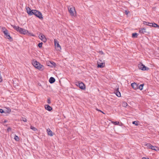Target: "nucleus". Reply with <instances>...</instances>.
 <instances>
[{"mask_svg":"<svg viewBox=\"0 0 159 159\" xmlns=\"http://www.w3.org/2000/svg\"><path fill=\"white\" fill-rule=\"evenodd\" d=\"M11 26L17 31L19 32L20 34H28V35L32 36H34L32 34L29 32L27 30L20 28L19 26H17L14 25H12Z\"/></svg>","mask_w":159,"mask_h":159,"instance_id":"obj_1","label":"nucleus"},{"mask_svg":"<svg viewBox=\"0 0 159 159\" xmlns=\"http://www.w3.org/2000/svg\"><path fill=\"white\" fill-rule=\"evenodd\" d=\"M32 64L36 68L39 70H43L44 69V66L35 60H33Z\"/></svg>","mask_w":159,"mask_h":159,"instance_id":"obj_2","label":"nucleus"},{"mask_svg":"<svg viewBox=\"0 0 159 159\" xmlns=\"http://www.w3.org/2000/svg\"><path fill=\"white\" fill-rule=\"evenodd\" d=\"M67 7L70 15L72 16H75L76 13L75 7L72 6H68Z\"/></svg>","mask_w":159,"mask_h":159,"instance_id":"obj_3","label":"nucleus"},{"mask_svg":"<svg viewBox=\"0 0 159 159\" xmlns=\"http://www.w3.org/2000/svg\"><path fill=\"white\" fill-rule=\"evenodd\" d=\"M34 15L40 19H43L42 13L39 11L35 10Z\"/></svg>","mask_w":159,"mask_h":159,"instance_id":"obj_4","label":"nucleus"},{"mask_svg":"<svg viewBox=\"0 0 159 159\" xmlns=\"http://www.w3.org/2000/svg\"><path fill=\"white\" fill-rule=\"evenodd\" d=\"M3 33L6 36V38L8 39H11L12 40V38L11 37L10 35V34L8 32V31L7 30H4Z\"/></svg>","mask_w":159,"mask_h":159,"instance_id":"obj_5","label":"nucleus"},{"mask_svg":"<svg viewBox=\"0 0 159 159\" xmlns=\"http://www.w3.org/2000/svg\"><path fill=\"white\" fill-rule=\"evenodd\" d=\"M101 61L99 60V61H98L97 62V67L98 68H103L105 66V63L101 62Z\"/></svg>","mask_w":159,"mask_h":159,"instance_id":"obj_6","label":"nucleus"},{"mask_svg":"<svg viewBox=\"0 0 159 159\" xmlns=\"http://www.w3.org/2000/svg\"><path fill=\"white\" fill-rule=\"evenodd\" d=\"M54 42L55 46L58 49L59 48V50L61 49V47L58 41H57L56 39H54Z\"/></svg>","mask_w":159,"mask_h":159,"instance_id":"obj_7","label":"nucleus"},{"mask_svg":"<svg viewBox=\"0 0 159 159\" xmlns=\"http://www.w3.org/2000/svg\"><path fill=\"white\" fill-rule=\"evenodd\" d=\"M39 38L43 42H46L47 41V39L45 38V36L42 34L40 35H39Z\"/></svg>","mask_w":159,"mask_h":159,"instance_id":"obj_8","label":"nucleus"},{"mask_svg":"<svg viewBox=\"0 0 159 159\" xmlns=\"http://www.w3.org/2000/svg\"><path fill=\"white\" fill-rule=\"evenodd\" d=\"M139 32L141 34H143L148 33V32L147 31L146 29L144 28L140 29L139 30Z\"/></svg>","mask_w":159,"mask_h":159,"instance_id":"obj_9","label":"nucleus"},{"mask_svg":"<svg viewBox=\"0 0 159 159\" xmlns=\"http://www.w3.org/2000/svg\"><path fill=\"white\" fill-rule=\"evenodd\" d=\"M79 87L81 89H85V86L84 84L82 82L79 83Z\"/></svg>","mask_w":159,"mask_h":159,"instance_id":"obj_10","label":"nucleus"},{"mask_svg":"<svg viewBox=\"0 0 159 159\" xmlns=\"http://www.w3.org/2000/svg\"><path fill=\"white\" fill-rule=\"evenodd\" d=\"M131 86L133 88L134 90H137L138 89V84L134 82L131 84Z\"/></svg>","mask_w":159,"mask_h":159,"instance_id":"obj_11","label":"nucleus"},{"mask_svg":"<svg viewBox=\"0 0 159 159\" xmlns=\"http://www.w3.org/2000/svg\"><path fill=\"white\" fill-rule=\"evenodd\" d=\"M45 109L49 111H50L52 110V108L48 105H45L44 106Z\"/></svg>","mask_w":159,"mask_h":159,"instance_id":"obj_12","label":"nucleus"},{"mask_svg":"<svg viewBox=\"0 0 159 159\" xmlns=\"http://www.w3.org/2000/svg\"><path fill=\"white\" fill-rule=\"evenodd\" d=\"M119 89L118 88L117 89L115 90L114 91V92L118 97H120L121 96V94L120 92L119 91Z\"/></svg>","mask_w":159,"mask_h":159,"instance_id":"obj_13","label":"nucleus"},{"mask_svg":"<svg viewBox=\"0 0 159 159\" xmlns=\"http://www.w3.org/2000/svg\"><path fill=\"white\" fill-rule=\"evenodd\" d=\"M47 131L48 135H50L51 136H53V133L49 129H48L47 130Z\"/></svg>","mask_w":159,"mask_h":159,"instance_id":"obj_14","label":"nucleus"},{"mask_svg":"<svg viewBox=\"0 0 159 159\" xmlns=\"http://www.w3.org/2000/svg\"><path fill=\"white\" fill-rule=\"evenodd\" d=\"M49 81L50 83L52 84L55 82V79L53 77H51L49 79Z\"/></svg>","mask_w":159,"mask_h":159,"instance_id":"obj_15","label":"nucleus"},{"mask_svg":"<svg viewBox=\"0 0 159 159\" xmlns=\"http://www.w3.org/2000/svg\"><path fill=\"white\" fill-rule=\"evenodd\" d=\"M149 69V68L146 67L145 66V65L143 64V67H142V70H148Z\"/></svg>","mask_w":159,"mask_h":159,"instance_id":"obj_16","label":"nucleus"},{"mask_svg":"<svg viewBox=\"0 0 159 159\" xmlns=\"http://www.w3.org/2000/svg\"><path fill=\"white\" fill-rule=\"evenodd\" d=\"M145 146L147 147L148 148L150 149H151V147L153 148V146L151 145L150 143H149L146 144Z\"/></svg>","mask_w":159,"mask_h":159,"instance_id":"obj_17","label":"nucleus"},{"mask_svg":"<svg viewBox=\"0 0 159 159\" xmlns=\"http://www.w3.org/2000/svg\"><path fill=\"white\" fill-rule=\"evenodd\" d=\"M152 26L154 27H157L159 28V25L155 23H152Z\"/></svg>","mask_w":159,"mask_h":159,"instance_id":"obj_18","label":"nucleus"},{"mask_svg":"<svg viewBox=\"0 0 159 159\" xmlns=\"http://www.w3.org/2000/svg\"><path fill=\"white\" fill-rule=\"evenodd\" d=\"M35 10H33L30 11L29 12H28V14L30 15H34V11Z\"/></svg>","mask_w":159,"mask_h":159,"instance_id":"obj_19","label":"nucleus"},{"mask_svg":"<svg viewBox=\"0 0 159 159\" xmlns=\"http://www.w3.org/2000/svg\"><path fill=\"white\" fill-rule=\"evenodd\" d=\"M11 111V109L9 107H7L6 108V110L5 111V113H10Z\"/></svg>","mask_w":159,"mask_h":159,"instance_id":"obj_20","label":"nucleus"},{"mask_svg":"<svg viewBox=\"0 0 159 159\" xmlns=\"http://www.w3.org/2000/svg\"><path fill=\"white\" fill-rule=\"evenodd\" d=\"M138 34L136 33H133L132 34V37L133 38H137Z\"/></svg>","mask_w":159,"mask_h":159,"instance_id":"obj_21","label":"nucleus"},{"mask_svg":"<svg viewBox=\"0 0 159 159\" xmlns=\"http://www.w3.org/2000/svg\"><path fill=\"white\" fill-rule=\"evenodd\" d=\"M122 106L124 107H126L128 105L127 103L125 102H124L122 103Z\"/></svg>","mask_w":159,"mask_h":159,"instance_id":"obj_22","label":"nucleus"},{"mask_svg":"<svg viewBox=\"0 0 159 159\" xmlns=\"http://www.w3.org/2000/svg\"><path fill=\"white\" fill-rule=\"evenodd\" d=\"M30 128L31 129H32L34 131H36L37 130V129L35 127L32 125L30 126Z\"/></svg>","mask_w":159,"mask_h":159,"instance_id":"obj_23","label":"nucleus"},{"mask_svg":"<svg viewBox=\"0 0 159 159\" xmlns=\"http://www.w3.org/2000/svg\"><path fill=\"white\" fill-rule=\"evenodd\" d=\"M143 64H142L141 63H140V64H139L138 65V67L139 69L141 70H142V67H143Z\"/></svg>","mask_w":159,"mask_h":159,"instance_id":"obj_24","label":"nucleus"},{"mask_svg":"<svg viewBox=\"0 0 159 159\" xmlns=\"http://www.w3.org/2000/svg\"><path fill=\"white\" fill-rule=\"evenodd\" d=\"M14 139L15 140H16L17 141H18L19 140V139L18 137L16 135H15L14 136Z\"/></svg>","mask_w":159,"mask_h":159,"instance_id":"obj_25","label":"nucleus"},{"mask_svg":"<svg viewBox=\"0 0 159 159\" xmlns=\"http://www.w3.org/2000/svg\"><path fill=\"white\" fill-rule=\"evenodd\" d=\"M111 123L115 125H119V122L118 121H112Z\"/></svg>","mask_w":159,"mask_h":159,"instance_id":"obj_26","label":"nucleus"},{"mask_svg":"<svg viewBox=\"0 0 159 159\" xmlns=\"http://www.w3.org/2000/svg\"><path fill=\"white\" fill-rule=\"evenodd\" d=\"M143 86H144L143 84H141L140 85H139V89L141 90H142L143 89Z\"/></svg>","mask_w":159,"mask_h":159,"instance_id":"obj_27","label":"nucleus"},{"mask_svg":"<svg viewBox=\"0 0 159 159\" xmlns=\"http://www.w3.org/2000/svg\"><path fill=\"white\" fill-rule=\"evenodd\" d=\"M26 10L27 12L28 13V12H29L31 10L30 8L29 7H26Z\"/></svg>","mask_w":159,"mask_h":159,"instance_id":"obj_28","label":"nucleus"},{"mask_svg":"<svg viewBox=\"0 0 159 159\" xmlns=\"http://www.w3.org/2000/svg\"><path fill=\"white\" fill-rule=\"evenodd\" d=\"M21 120L23 121L24 122H26L27 121L26 119L24 117H22Z\"/></svg>","mask_w":159,"mask_h":159,"instance_id":"obj_29","label":"nucleus"},{"mask_svg":"<svg viewBox=\"0 0 159 159\" xmlns=\"http://www.w3.org/2000/svg\"><path fill=\"white\" fill-rule=\"evenodd\" d=\"M43 44V43L42 42H41L39 43L38 46L39 48H41L42 47V45Z\"/></svg>","mask_w":159,"mask_h":159,"instance_id":"obj_30","label":"nucleus"},{"mask_svg":"<svg viewBox=\"0 0 159 159\" xmlns=\"http://www.w3.org/2000/svg\"><path fill=\"white\" fill-rule=\"evenodd\" d=\"M153 148L151 147V149H152V150H155V151H157V150L156 149V148H157V147L156 146H153Z\"/></svg>","mask_w":159,"mask_h":159,"instance_id":"obj_31","label":"nucleus"},{"mask_svg":"<svg viewBox=\"0 0 159 159\" xmlns=\"http://www.w3.org/2000/svg\"><path fill=\"white\" fill-rule=\"evenodd\" d=\"M132 124L135 125H138V122L136 121H134L132 122Z\"/></svg>","mask_w":159,"mask_h":159,"instance_id":"obj_32","label":"nucleus"},{"mask_svg":"<svg viewBox=\"0 0 159 159\" xmlns=\"http://www.w3.org/2000/svg\"><path fill=\"white\" fill-rule=\"evenodd\" d=\"M51 63L52 65V66H55L56 65V64L53 61L50 62Z\"/></svg>","mask_w":159,"mask_h":159,"instance_id":"obj_33","label":"nucleus"},{"mask_svg":"<svg viewBox=\"0 0 159 159\" xmlns=\"http://www.w3.org/2000/svg\"><path fill=\"white\" fill-rule=\"evenodd\" d=\"M0 112L1 113H5V111L2 109H0Z\"/></svg>","mask_w":159,"mask_h":159,"instance_id":"obj_34","label":"nucleus"},{"mask_svg":"<svg viewBox=\"0 0 159 159\" xmlns=\"http://www.w3.org/2000/svg\"><path fill=\"white\" fill-rule=\"evenodd\" d=\"M143 24L144 25H148V24H148V22H146V21H143Z\"/></svg>","mask_w":159,"mask_h":159,"instance_id":"obj_35","label":"nucleus"},{"mask_svg":"<svg viewBox=\"0 0 159 159\" xmlns=\"http://www.w3.org/2000/svg\"><path fill=\"white\" fill-rule=\"evenodd\" d=\"M47 102L48 104H50L51 103L50 99V98H48L47 100Z\"/></svg>","mask_w":159,"mask_h":159,"instance_id":"obj_36","label":"nucleus"},{"mask_svg":"<svg viewBox=\"0 0 159 159\" xmlns=\"http://www.w3.org/2000/svg\"><path fill=\"white\" fill-rule=\"evenodd\" d=\"M11 128H10V127H9V128H8L7 129V131L8 132H9V131H11Z\"/></svg>","mask_w":159,"mask_h":159,"instance_id":"obj_37","label":"nucleus"},{"mask_svg":"<svg viewBox=\"0 0 159 159\" xmlns=\"http://www.w3.org/2000/svg\"><path fill=\"white\" fill-rule=\"evenodd\" d=\"M2 30L3 31L4 30H7L6 29V28L5 27H3L2 28Z\"/></svg>","mask_w":159,"mask_h":159,"instance_id":"obj_38","label":"nucleus"},{"mask_svg":"<svg viewBox=\"0 0 159 159\" xmlns=\"http://www.w3.org/2000/svg\"><path fill=\"white\" fill-rule=\"evenodd\" d=\"M96 110L98 111H100L101 112H102V113H103V114H104V112H103V111H101V110L98 109V108H96Z\"/></svg>","mask_w":159,"mask_h":159,"instance_id":"obj_39","label":"nucleus"},{"mask_svg":"<svg viewBox=\"0 0 159 159\" xmlns=\"http://www.w3.org/2000/svg\"><path fill=\"white\" fill-rule=\"evenodd\" d=\"M148 24H148V26H152V23L148 22Z\"/></svg>","mask_w":159,"mask_h":159,"instance_id":"obj_40","label":"nucleus"},{"mask_svg":"<svg viewBox=\"0 0 159 159\" xmlns=\"http://www.w3.org/2000/svg\"><path fill=\"white\" fill-rule=\"evenodd\" d=\"M125 13L126 14V15H127L128 13L127 11H125Z\"/></svg>","mask_w":159,"mask_h":159,"instance_id":"obj_41","label":"nucleus"},{"mask_svg":"<svg viewBox=\"0 0 159 159\" xmlns=\"http://www.w3.org/2000/svg\"><path fill=\"white\" fill-rule=\"evenodd\" d=\"M100 53L101 54H103V52H102V51H100Z\"/></svg>","mask_w":159,"mask_h":159,"instance_id":"obj_42","label":"nucleus"},{"mask_svg":"<svg viewBox=\"0 0 159 159\" xmlns=\"http://www.w3.org/2000/svg\"><path fill=\"white\" fill-rule=\"evenodd\" d=\"M139 84H138V89H139Z\"/></svg>","mask_w":159,"mask_h":159,"instance_id":"obj_43","label":"nucleus"},{"mask_svg":"<svg viewBox=\"0 0 159 159\" xmlns=\"http://www.w3.org/2000/svg\"><path fill=\"white\" fill-rule=\"evenodd\" d=\"M147 158L145 157H143L142 158V159H147Z\"/></svg>","mask_w":159,"mask_h":159,"instance_id":"obj_44","label":"nucleus"},{"mask_svg":"<svg viewBox=\"0 0 159 159\" xmlns=\"http://www.w3.org/2000/svg\"><path fill=\"white\" fill-rule=\"evenodd\" d=\"M79 83H80L79 82L76 84L77 86L79 87Z\"/></svg>","mask_w":159,"mask_h":159,"instance_id":"obj_45","label":"nucleus"},{"mask_svg":"<svg viewBox=\"0 0 159 159\" xmlns=\"http://www.w3.org/2000/svg\"><path fill=\"white\" fill-rule=\"evenodd\" d=\"M7 122V121L6 120H5L4 121V123H6Z\"/></svg>","mask_w":159,"mask_h":159,"instance_id":"obj_46","label":"nucleus"},{"mask_svg":"<svg viewBox=\"0 0 159 159\" xmlns=\"http://www.w3.org/2000/svg\"><path fill=\"white\" fill-rule=\"evenodd\" d=\"M147 159H149L148 158H147Z\"/></svg>","mask_w":159,"mask_h":159,"instance_id":"obj_47","label":"nucleus"}]
</instances>
